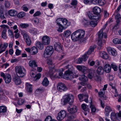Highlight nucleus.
Returning <instances> with one entry per match:
<instances>
[{
    "mask_svg": "<svg viewBox=\"0 0 121 121\" xmlns=\"http://www.w3.org/2000/svg\"><path fill=\"white\" fill-rule=\"evenodd\" d=\"M107 25V23L105 24L103 28L101 29L98 33L99 40L98 42V44L100 47L103 46V42H105V40L104 39H105L107 37L106 34L105 33H102L103 31V29L105 28Z\"/></svg>",
    "mask_w": 121,
    "mask_h": 121,
    "instance_id": "1",
    "label": "nucleus"
},
{
    "mask_svg": "<svg viewBox=\"0 0 121 121\" xmlns=\"http://www.w3.org/2000/svg\"><path fill=\"white\" fill-rule=\"evenodd\" d=\"M85 32L84 30H79L73 32L71 35V38L73 41L80 40L84 38Z\"/></svg>",
    "mask_w": 121,
    "mask_h": 121,
    "instance_id": "2",
    "label": "nucleus"
},
{
    "mask_svg": "<svg viewBox=\"0 0 121 121\" xmlns=\"http://www.w3.org/2000/svg\"><path fill=\"white\" fill-rule=\"evenodd\" d=\"M47 74L48 76H50L51 78H59L63 76V73L62 71H56L55 70L52 71H50Z\"/></svg>",
    "mask_w": 121,
    "mask_h": 121,
    "instance_id": "3",
    "label": "nucleus"
},
{
    "mask_svg": "<svg viewBox=\"0 0 121 121\" xmlns=\"http://www.w3.org/2000/svg\"><path fill=\"white\" fill-rule=\"evenodd\" d=\"M15 69L17 75L19 77H23L26 74V70L22 66H16L15 67Z\"/></svg>",
    "mask_w": 121,
    "mask_h": 121,
    "instance_id": "4",
    "label": "nucleus"
},
{
    "mask_svg": "<svg viewBox=\"0 0 121 121\" xmlns=\"http://www.w3.org/2000/svg\"><path fill=\"white\" fill-rule=\"evenodd\" d=\"M73 73H77V71H75L74 70L72 69L71 71L69 69L68 70L66 71L65 74L64 78L67 80H71L74 78L75 75Z\"/></svg>",
    "mask_w": 121,
    "mask_h": 121,
    "instance_id": "5",
    "label": "nucleus"
},
{
    "mask_svg": "<svg viewBox=\"0 0 121 121\" xmlns=\"http://www.w3.org/2000/svg\"><path fill=\"white\" fill-rule=\"evenodd\" d=\"M53 53V48L50 46H47L44 51V57L45 58L50 57Z\"/></svg>",
    "mask_w": 121,
    "mask_h": 121,
    "instance_id": "6",
    "label": "nucleus"
},
{
    "mask_svg": "<svg viewBox=\"0 0 121 121\" xmlns=\"http://www.w3.org/2000/svg\"><path fill=\"white\" fill-rule=\"evenodd\" d=\"M65 99L64 101V104L68 103L70 104H72L73 102L74 99L73 96L70 94H68L64 96Z\"/></svg>",
    "mask_w": 121,
    "mask_h": 121,
    "instance_id": "7",
    "label": "nucleus"
},
{
    "mask_svg": "<svg viewBox=\"0 0 121 121\" xmlns=\"http://www.w3.org/2000/svg\"><path fill=\"white\" fill-rule=\"evenodd\" d=\"M87 15L89 18L91 20H94L97 21L100 18V14H97L94 13L92 14V13L90 11L88 12L87 13Z\"/></svg>",
    "mask_w": 121,
    "mask_h": 121,
    "instance_id": "8",
    "label": "nucleus"
},
{
    "mask_svg": "<svg viewBox=\"0 0 121 121\" xmlns=\"http://www.w3.org/2000/svg\"><path fill=\"white\" fill-rule=\"evenodd\" d=\"M21 33L27 45L30 46L31 43V41L27 33L24 31H22Z\"/></svg>",
    "mask_w": 121,
    "mask_h": 121,
    "instance_id": "9",
    "label": "nucleus"
},
{
    "mask_svg": "<svg viewBox=\"0 0 121 121\" xmlns=\"http://www.w3.org/2000/svg\"><path fill=\"white\" fill-rule=\"evenodd\" d=\"M121 116H120L118 113L115 114L113 112L111 113V118L113 121H120L121 120Z\"/></svg>",
    "mask_w": 121,
    "mask_h": 121,
    "instance_id": "10",
    "label": "nucleus"
},
{
    "mask_svg": "<svg viewBox=\"0 0 121 121\" xmlns=\"http://www.w3.org/2000/svg\"><path fill=\"white\" fill-rule=\"evenodd\" d=\"M57 89L60 92L65 91L67 90V88L64 83L59 82L57 86Z\"/></svg>",
    "mask_w": 121,
    "mask_h": 121,
    "instance_id": "11",
    "label": "nucleus"
},
{
    "mask_svg": "<svg viewBox=\"0 0 121 121\" xmlns=\"http://www.w3.org/2000/svg\"><path fill=\"white\" fill-rule=\"evenodd\" d=\"M66 115V112L64 110H62L58 113L57 119L58 120L61 121L65 118Z\"/></svg>",
    "mask_w": 121,
    "mask_h": 121,
    "instance_id": "12",
    "label": "nucleus"
},
{
    "mask_svg": "<svg viewBox=\"0 0 121 121\" xmlns=\"http://www.w3.org/2000/svg\"><path fill=\"white\" fill-rule=\"evenodd\" d=\"M42 40L43 44L44 45H49L50 42V39L49 36H43Z\"/></svg>",
    "mask_w": 121,
    "mask_h": 121,
    "instance_id": "13",
    "label": "nucleus"
},
{
    "mask_svg": "<svg viewBox=\"0 0 121 121\" xmlns=\"http://www.w3.org/2000/svg\"><path fill=\"white\" fill-rule=\"evenodd\" d=\"M54 44V48L56 51L59 52L62 51V46L59 42H55Z\"/></svg>",
    "mask_w": 121,
    "mask_h": 121,
    "instance_id": "14",
    "label": "nucleus"
},
{
    "mask_svg": "<svg viewBox=\"0 0 121 121\" xmlns=\"http://www.w3.org/2000/svg\"><path fill=\"white\" fill-rule=\"evenodd\" d=\"M77 108L76 106L71 104H70V105L68 108V111L71 113H75L77 111Z\"/></svg>",
    "mask_w": 121,
    "mask_h": 121,
    "instance_id": "15",
    "label": "nucleus"
},
{
    "mask_svg": "<svg viewBox=\"0 0 121 121\" xmlns=\"http://www.w3.org/2000/svg\"><path fill=\"white\" fill-rule=\"evenodd\" d=\"M92 21L90 22H87V23L85 24V26L86 27H87L89 25L92 27H95L96 26L97 24V21L95 20Z\"/></svg>",
    "mask_w": 121,
    "mask_h": 121,
    "instance_id": "16",
    "label": "nucleus"
},
{
    "mask_svg": "<svg viewBox=\"0 0 121 121\" xmlns=\"http://www.w3.org/2000/svg\"><path fill=\"white\" fill-rule=\"evenodd\" d=\"M47 64L49 65V68H50V71H52V70L54 71L55 69L53 68L54 67V65L53 64L52 60L50 59H48L47 61Z\"/></svg>",
    "mask_w": 121,
    "mask_h": 121,
    "instance_id": "17",
    "label": "nucleus"
},
{
    "mask_svg": "<svg viewBox=\"0 0 121 121\" xmlns=\"http://www.w3.org/2000/svg\"><path fill=\"white\" fill-rule=\"evenodd\" d=\"M111 67L110 65L109 64H106L104 67V70L106 73H109L111 71Z\"/></svg>",
    "mask_w": 121,
    "mask_h": 121,
    "instance_id": "18",
    "label": "nucleus"
},
{
    "mask_svg": "<svg viewBox=\"0 0 121 121\" xmlns=\"http://www.w3.org/2000/svg\"><path fill=\"white\" fill-rule=\"evenodd\" d=\"M92 11L94 13L100 14L101 12V9L99 7L95 6L93 8Z\"/></svg>",
    "mask_w": 121,
    "mask_h": 121,
    "instance_id": "19",
    "label": "nucleus"
},
{
    "mask_svg": "<svg viewBox=\"0 0 121 121\" xmlns=\"http://www.w3.org/2000/svg\"><path fill=\"white\" fill-rule=\"evenodd\" d=\"M99 55L102 58L104 59H107L108 58V55L105 52L103 51L100 52Z\"/></svg>",
    "mask_w": 121,
    "mask_h": 121,
    "instance_id": "20",
    "label": "nucleus"
},
{
    "mask_svg": "<svg viewBox=\"0 0 121 121\" xmlns=\"http://www.w3.org/2000/svg\"><path fill=\"white\" fill-rule=\"evenodd\" d=\"M107 51L108 52H110L111 54L113 56H116L117 54L116 50L113 48H110L107 49Z\"/></svg>",
    "mask_w": 121,
    "mask_h": 121,
    "instance_id": "21",
    "label": "nucleus"
},
{
    "mask_svg": "<svg viewBox=\"0 0 121 121\" xmlns=\"http://www.w3.org/2000/svg\"><path fill=\"white\" fill-rule=\"evenodd\" d=\"M4 79L5 83H9L11 82L12 78L10 75L7 74Z\"/></svg>",
    "mask_w": 121,
    "mask_h": 121,
    "instance_id": "22",
    "label": "nucleus"
},
{
    "mask_svg": "<svg viewBox=\"0 0 121 121\" xmlns=\"http://www.w3.org/2000/svg\"><path fill=\"white\" fill-rule=\"evenodd\" d=\"M112 111L110 107L109 106H106L105 108V113L106 116H108L110 112Z\"/></svg>",
    "mask_w": 121,
    "mask_h": 121,
    "instance_id": "23",
    "label": "nucleus"
},
{
    "mask_svg": "<svg viewBox=\"0 0 121 121\" xmlns=\"http://www.w3.org/2000/svg\"><path fill=\"white\" fill-rule=\"evenodd\" d=\"M29 64L30 66L32 68L37 66L36 62L35 60H32L30 61Z\"/></svg>",
    "mask_w": 121,
    "mask_h": 121,
    "instance_id": "24",
    "label": "nucleus"
},
{
    "mask_svg": "<svg viewBox=\"0 0 121 121\" xmlns=\"http://www.w3.org/2000/svg\"><path fill=\"white\" fill-rule=\"evenodd\" d=\"M15 84L16 85L20 84L21 83V80L20 79L17 77H15L13 79Z\"/></svg>",
    "mask_w": 121,
    "mask_h": 121,
    "instance_id": "25",
    "label": "nucleus"
},
{
    "mask_svg": "<svg viewBox=\"0 0 121 121\" xmlns=\"http://www.w3.org/2000/svg\"><path fill=\"white\" fill-rule=\"evenodd\" d=\"M26 89L28 92L31 91L32 90V86L31 84L28 83H26Z\"/></svg>",
    "mask_w": 121,
    "mask_h": 121,
    "instance_id": "26",
    "label": "nucleus"
},
{
    "mask_svg": "<svg viewBox=\"0 0 121 121\" xmlns=\"http://www.w3.org/2000/svg\"><path fill=\"white\" fill-rule=\"evenodd\" d=\"M31 52L32 55H35L38 53V49L36 47H33L31 48Z\"/></svg>",
    "mask_w": 121,
    "mask_h": 121,
    "instance_id": "27",
    "label": "nucleus"
},
{
    "mask_svg": "<svg viewBox=\"0 0 121 121\" xmlns=\"http://www.w3.org/2000/svg\"><path fill=\"white\" fill-rule=\"evenodd\" d=\"M49 82L47 78H45L42 82V85L44 86H46L49 84Z\"/></svg>",
    "mask_w": 121,
    "mask_h": 121,
    "instance_id": "28",
    "label": "nucleus"
},
{
    "mask_svg": "<svg viewBox=\"0 0 121 121\" xmlns=\"http://www.w3.org/2000/svg\"><path fill=\"white\" fill-rule=\"evenodd\" d=\"M8 13L10 16L13 17L16 15L17 12L15 10H11L9 11Z\"/></svg>",
    "mask_w": 121,
    "mask_h": 121,
    "instance_id": "29",
    "label": "nucleus"
},
{
    "mask_svg": "<svg viewBox=\"0 0 121 121\" xmlns=\"http://www.w3.org/2000/svg\"><path fill=\"white\" fill-rule=\"evenodd\" d=\"M71 33V32L69 30H67L64 32L63 35L66 38H68L69 37Z\"/></svg>",
    "mask_w": 121,
    "mask_h": 121,
    "instance_id": "30",
    "label": "nucleus"
},
{
    "mask_svg": "<svg viewBox=\"0 0 121 121\" xmlns=\"http://www.w3.org/2000/svg\"><path fill=\"white\" fill-rule=\"evenodd\" d=\"M79 78L80 80L83 82H86L88 81L87 77L84 74L82 75H80Z\"/></svg>",
    "mask_w": 121,
    "mask_h": 121,
    "instance_id": "31",
    "label": "nucleus"
},
{
    "mask_svg": "<svg viewBox=\"0 0 121 121\" xmlns=\"http://www.w3.org/2000/svg\"><path fill=\"white\" fill-rule=\"evenodd\" d=\"M65 20H62V18H59L57 19L56 21V23L58 24V26L63 25L62 24V22H66Z\"/></svg>",
    "mask_w": 121,
    "mask_h": 121,
    "instance_id": "32",
    "label": "nucleus"
},
{
    "mask_svg": "<svg viewBox=\"0 0 121 121\" xmlns=\"http://www.w3.org/2000/svg\"><path fill=\"white\" fill-rule=\"evenodd\" d=\"M76 68L79 70L83 72L86 69V68L85 67L79 65L76 66Z\"/></svg>",
    "mask_w": 121,
    "mask_h": 121,
    "instance_id": "33",
    "label": "nucleus"
},
{
    "mask_svg": "<svg viewBox=\"0 0 121 121\" xmlns=\"http://www.w3.org/2000/svg\"><path fill=\"white\" fill-rule=\"evenodd\" d=\"M66 20V22H62V24L63 25V26L66 28L68 26H69L70 24V23L69 22H68L67 20L66 19L62 18V20Z\"/></svg>",
    "mask_w": 121,
    "mask_h": 121,
    "instance_id": "34",
    "label": "nucleus"
},
{
    "mask_svg": "<svg viewBox=\"0 0 121 121\" xmlns=\"http://www.w3.org/2000/svg\"><path fill=\"white\" fill-rule=\"evenodd\" d=\"M115 18L117 20V25H118L120 22V20L121 18V17L120 14L119 13H117L115 16Z\"/></svg>",
    "mask_w": 121,
    "mask_h": 121,
    "instance_id": "35",
    "label": "nucleus"
},
{
    "mask_svg": "<svg viewBox=\"0 0 121 121\" xmlns=\"http://www.w3.org/2000/svg\"><path fill=\"white\" fill-rule=\"evenodd\" d=\"M36 46L39 49H42L43 48V44L41 42H37L36 44Z\"/></svg>",
    "mask_w": 121,
    "mask_h": 121,
    "instance_id": "36",
    "label": "nucleus"
},
{
    "mask_svg": "<svg viewBox=\"0 0 121 121\" xmlns=\"http://www.w3.org/2000/svg\"><path fill=\"white\" fill-rule=\"evenodd\" d=\"M7 107L5 106H0V113L4 112L7 111Z\"/></svg>",
    "mask_w": 121,
    "mask_h": 121,
    "instance_id": "37",
    "label": "nucleus"
},
{
    "mask_svg": "<svg viewBox=\"0 0 121 121\" xmlns=\"http://www.w3.org/2000/svg\"><path fill=\"white\" fill-rule=\"evenodd\" d=\"M82 108V109L85 111L89 112V109L88 106L85 104H82L81 105Z\"/></svg>",
    "mask_w": 121,
    "mask_h": 121,
    "instance_id": "38",
    "label": "nucleus"
},
{
    "mask_svg": "<svg viewBox=\"0 0 121 121\" xmlns=\"http://www.w3.org/2000/svg\"><path fill=\"white\" fill-rule=\"evenodd\" d=\"M95 48H96V46H90L88 51L86 53L88 55L90 54L92 52L94 51Z\"/></svg>",
    "mask_w": 121,
    "mask_h": 121,
    "instance_id": "39",
    "label": "nucleus"
},
{
    "mask_svg": "<svg viewBox=\"0 0 121 121\" xmlns=\"http://www.w3.org/2000/svg\"><path fill=\"white\" fill-rule=\"evenodd\" d=\"M97 72L99 74H102L104 72V70L103 67L101 66L99 67L97 69Z\"/></svg>",
    "mask_w": 121,
    "mask_h": 121,
    "instance_id": "40",
    "label": "nucleus"
},
{
    "mask_svg": "<svg viewBox=\"0 0 121 121\" xmlns=\"http://www.w3.org/2000/svg\"><path fill=\"white\" fill-rule=\"evenodd\" d=\"M113 43L116 44H121V39H118L115 38L113 39Z\"/></svg>",
    "mask_w": 121,
    "mask_h": 121,
    "instance_id": "41",
    "label": "nucleus"
},
{
    "mask_svg": "<svg viewBox=\"0 0 121 121\" xmlns=\"http://www.w3.org/2000/svg\"><path fill=\"white\" fill-rule=\"evenodd\" d=\"M26 15L25 13L24 12H21L19 13L17 15L18 17L21 18L24 17Z\"/></svg>",
    "mask_w": 121,
    "mask_h": 121,
    "instance_id": "42",
    "label": "nucleus"
},
{
    "mask_svg": "<svg viewBox=\"0 0 121 121\" xmlns=\"http://www.w3.org/2000/svg\"><path fill=\"white\" fill-rule=\"evenodd\" d=\"M6 30H3L1 35L2 37L4 39H6L7 38V37L6 34Z\"/></svg>",
    "mask_w": 121,
    "mask_h": 121,
    "instance_id": "43",
    "label": "nucleus"
},
{
    "mask_svg": "<svg viewBox=\"0 0 121 121\" xmlns=\"http://www.w3.org/2000/svg\"><path fill=\"white\" fill-rule=\"evenodd\" d=\"M88 96L87 95H83L82 101L84 100L86 103H88Z\"/></svg>",
    "mask_w": 121,
    "mask_h": 121,
    "instance_id": "44",
    "label": "nucleus"
},
{
    "mask_svg": "<svg viewBox=\"0 0 121 121\" xmlns=\"http://www.w3.org/2000/svg\"><path fill=\"white\" fill-rule=\"evenodd\" d=\"M19 26L21 28H25L28 27L29 25L25 23H21L19 24Z\"/></svg>",
    "mask_w": 121,
    "mask_h": 121,
    "instance_id": "45",
    "label": "nucleus"
},
{
    "mask_svg": "<svg viewBox=\"0 0 121 121\" xmlns=\"http://www.w3.org/2000/svg\"><path fill=\"white\" fill-rule=\"evenodd\" d=\"M41 76V74L40 73H39L35 75L34 78V81H37V80L39 79Z\"/></svg>",
    "mask_w": 121,
    "mask_h": 121,
    "instance_id": "46",
    "label": "nucleus"
},
{
    "mask_svg": "<svg viewBox=\"0 0 121 121\" xmlns=\"http://www.w3.org/2000/svg\"><path fill=\"white\" fill-rule=\"evenodd\" d=\"M44 121H54V120L52 119L51 116H49L46 117Z\"/></svg>",
    "mask_w": 121,
    "mask_h": 121,
    "instance_id": "47",
    "label": "nucleus"
},
{
    "mask_svg": "<svg viewBox=\"0 0 121 121\" xmlns=\"http://www.w3.org/2000/svg\"><path fill=\"white\" fill-rule=\"evenodd\" d=\"M90 107L91 109V111L92 112H95L96 111V109L94 105H93L92 104H91Z\"/></svg>",
    "mask_w": 121,
    "mask_h": 121,
    "instance_id": "48",
    "label": "nucleus"
},
{
    "mask_svg": "<svg viewBox=\"0 0 121 121\" xmlns=\"http://www.w3.org/2000/svg\"><path fill=\"white\" fill-rule=\"evenodd\" d=\"M9 35L10 36L11 38H14L13 33V32L10 30H9L8 31Z\"/></svg>",
    "mask_w": 121,
    "mask_h": 121,
    "instance_id": "49",
    "label": "nucleus"
},
{
    "mask_svg": "<svg viewBox=\"0 0 121 121\" xmlns=\"http://www.w3.org/2000/svg\"><path fill=\"white\" fill-rule=\"evenodd\" d=\"M111 67L115 71H117L118 69L117 66L114 63L112 64L111 65Z\"/></svg>",
    "mask_w": 121,
    "mask_h": 121,
    "instance_id": "50",
    "label": "nucleus"
},
{
    "mask_svg": "<svg viewBox=\"0 0 121 121\" xmlns=\"http://www.w3.org/2000/svg\"><path fill=\"white\" fill-rule=\"evenodd\" d=\"M68 120L70 121L72 120L74 118L73 116L72 115H69L66 117Z\"/></svg>",
    "mask_w": 121,
    "mask_h": 121,
    "instance_id": "51",
    "label": "nucleus"
},
{
    "mask_svg": "<svg viewBox=\"0 0 121 121\" xmlns=\"http://www.w3.org/2000/svg\"><path fill=\"white\" fill-rule=\"evenodd\" d=\"M88 57L86 53L82 56L81 58L83 61H85L87 59Z\"/></svg>",
    "mask_w": 121,
    "mask_h": 121,
    "instance_id": "52",
    "label": "nucleus"
},
{
    "mask_svg": "<svg viewBox=\"0 0 121 121\" xmlns=\"http://www.w3.org/2000/svg\"><path fill=\"white\" fill-rule=\"evenodd\" d=\"M94 73L92 72L91 73H90L88 75V77L90 79H92L94 78Z\"/></svg>",
    "mask_w": 121,
    "mask_h": 121,
    "instance_id": "53",
    "label": "nucleus"
},
{
    "mask_svg": "<svg viewBox=\"0 0 121 121\" xmlns=\"http://www.w3.org/2000/svg\"><path fill=\"white\" fill-rule=\"evenodd\" d=\"M63 25H61L60 26H59V27L58 29L57 30L58 31L60 32H62V30L64 29V26H63Z\"/></svg>",
    "mask_w": 121,
    "mask_h": 121,
    "instance_id": "54",
    "label": "nucleus"
},
{
    "mask_svg": "<svg viewBox=\"0 0 121 121\" xmlns=\"http://www.w3.org/2000/svg\"><path fill=\"white\" fill-rule=\"evenodd\" d=\"M106 2L104 0H99V3L98 4L102 6L104 5Z\"/></svg>",
    "mask_w": 121,
    "mask_h": 121,
    "instance_id": "55",
    "label": "nucleus"
},
{
    "mask_svg": "<svg viewBox=\"0 0 121 121\" xmlns=\"http://www.w3.org/2000/svg\"><path fill=\"white\" fill-rule=\"evenodd\" d=\"M31 33L34 35H36L38 34L39 32L36 29H34L32 30Z\"/></svg>",
    "mask_w": 121,
    "mask_h": 121,
    "instance_id": "56",
    "label": "nucleus"
},
{
    "mask_svg": "<svg viewBox=\"0 0 121 121\" xmlns=\"http://www.w3.org/2000/svg\"><path fill=\"white\" fill-rule=\"evenodd\" d=\"M41 14V13L39 11H37L33 14V16L34 17L39 16Z\"/></svg>",
    "mask_w": 121,
    "mask_h": 121,
    "instance_id": "57",
    "label": "nucleus"
},
{
    "mask_svg": "<svg viewBox=\"0 0 121 121\" xmlns=\"http://www.w3.org/2000/svg\"><path fill=\"white\" fill-rule=\"evenodd\" d=\"M84 3L86 4H90L92 2V0H83Z\"/></svg>",
    "mask_w": 121,
    "mask_h": 121,
    "instance_id": "58",
    "label": "nucleus"
},
{
    "mask_svg": "<svg viewBox=\"0 0 121 121\" xmlns=\"http://www.w3.org/2000/svg\"><path fill=\"white\" fill-rule=\"evenodd\" d=\"M24 102V99H19L17 102V104L19 105H22L23 104Z\"/></svg>",
    "mask_w": 121,
    "mask_h": 121,
    "instance_id": "59",
    "label": "nucleus"
},
{
    "mask_svg": "<svg viewBox=\"0 0 121 121\" xmlns=\"http://www.w3.org/2000/svg\"><path fill=\"white\" fill-rule=\"evenodd\" d=\"M77 1L76 0H72L71 4L73 6L76 5L77 4Z\"/></svg>",
    "mask_w": 121,
    "mask_h": 121,
    "instance_id": "60",
    "label": "nucleus"
},
{
    "mask_svg": "<svg viewBox=\"0 0 121 121\" xmlns=\"http://www.w3.org/2000/svg\"><path fill=\"white\" fill-rule=\"evenodd\" d=\"M94 79L96 81H99L100 80V77L99 76L96 75L94 76Z\"/></svg>",
    "mask_w": 121,
    "mask_h": 121,
    "instance_id": "61",
    "label": "nucleus"
},
{
    "mask_svg": "<svg viewBox=\"0 0 121 121\" xmlns=\"http://www.w3.org/2000/svg\"><path fill=\"white\" fill-rule=\"evenodd\" d=\"M45 90V89L43 88H39L37 89L36 90V91L41 92L44 91Z\"/></svg>",
    "mask_w": 121,
    "mask_h": 121,
    "instance_id": "62",
    "label": "nucleus"
},
{
    "mask_svg": "<svg viewBox=\"0 0 121 121\" xmlns=\"http://www.w3.org/2000/svg\"><path fill=\"white\" fill-rule=\"evenodd\" d=\"M8 45V44L7 43H4V46L3 47L2 46L1 48L3 50H4L5 51L6 48L7 47Z\"/></svg>",
    "mask_w": 121,
    "mask_h": 121,
    "instance_id": "63",
    "label": "nucleus"
},
{
    "mask_svg": "<svg viewBox=\"0 0 121 121\" xmlns=\"http://www.w3.org/2000/svg\"><path fill=\"white\" fill-rule=\"evenodd\" d=\"M117 108L119 111V113L120 116H121V107L120 105H117Z\"/></svg>",
    "mask_w": 121,
    "mask_h": 121,
    "instance_id": "64",
    "label": "nucleus"
}]
</instances>
